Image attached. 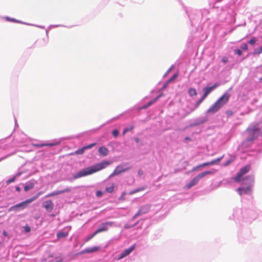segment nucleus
Masks as SVG:
<instances>
[{
	"mask_svg": "<svg viewBox=\"0 0 262 262\" xmlns=\"http://www.w3.org/2000/svg\"><path fill=\"white\" fill-rule=\"evenodd\" d=\"M164 96V94H163V93H161V94H160L159 96H158L156 98H157V101H158V99H159L160 97H162V96Z\"/></svg>",
	"mask_w": 262,
	"mask_h": 262,
	"instance_id": "obj_44",
	"label": "nucleus"
},
{
	"mask_svg": "<svg viewBox=\"0 0 262 262\" xmlns=\"http://www.w3.org/2000/svg\"><path fill=\"white\" fill-rule=\"evenodd\" d=\"M205 98H204V96H203L196 103V106H198Z\"/></svg>",
	"mask_w": 262,
	"mask_h": 262,
	"instance_id": "obj_33",
	"label": "nucleus"
},
{
	"mask_svg": "<svg viewBox=\"0 0 262 262\" xmlns=\"http://www.w3.org/2000/svg\"><path fill=\"white\" fill-rule=\"evenodd\" d=\"M3 235L6 236V237H8V235L7 233V232L6 231H3Z\"/></svg>",
	"mask_w": 262,
	"mask_h": 262,
	"instance_id": "obj_47",
	"label": "nucleus"
},
{
	"mask_svg": "<svg viewBox=\"0 0 262 262\" xmlns=\"http://www.w3.org/2000/svg\"><path fill=\"white\" fill-rule=\"evenodd\" d=\"M145 106H146L147 108H148V107H149L150 105L149 104V103H148L147 104H146L145 105Z\"/></svg>",
	"mask_w": 262,
	"mask_h": 262,
	"instance_id": "obj_52",
	"label": "nucleus"
},
{
	"mask_svg": "<svg viewBox=\"0 0 262 262\" xmlns=\"http://www.w3.org/2000/svg\"><path fill=\"white\" fill-rule=\"evenodd\" d=\"M251 169V166L249 164L245 165L244 167L241 168L239 171L237 173L236 176L233 178V180L235 182H239L242 181L247 180L248 177L242 178L243 176L246 174Z\"/></svg>",
	"mask_w": 262,
	"mask_h": 262,
	"instance_id": "obj_4",
	"label": "nucleus"
},
{
	"mask_svg": "<svg viewBox=\"0 0 262 262\" xmlns=\"http://www.w3.org/2000/svg\"><path fill=\"white\" fill-rule=\"evenodd\" d=\"M43 206L48 212H51L54 208V204L51 200H47L43 203Z\"/></svg>",
	"mask_w": 262,
	"mask_h": 262,
	"instance_id": "obj_12",
	"label": "nucleus"
},
{
	"mask_svg": "<svg viewBox=\"0 0 262 262\" xmlns=\"http://www.w3.org/2000/svg\"><path fill=\"white\" fill-rule=\"evenodd\" d=\"M125 194H126V192H122L121 195L119 198V201L123 200H124V196L125 195Z\"/></svg>",
	"mask_w": 262,
	"mask_h": 262,
	"instance_id": "obj_38",
	"label": "nucleus"
},
{
	"mask_svg": "<svg viewBox=\"0 0 262 262\" xmlns=\"http://www.w3.org/2000/svg\"><path fill=\"white\" fill-rule=\"evenodd\" d=\"M103 194V193L101 191L98 190L96 192V195L98 197H101Z\"/></svg>",
	"mask_w": 262,
	"mask_h": 262,
	"instance_id": "obj_39",
	"label": "nucleus"
},
{
	"mask_svg": "<svg viewBox=\"0 0 262 262\" xmlns=\"http://www.w3.org/2000/svg\"><path fill=\"white\" fill-rule=\"evenodd\" d=\"M100 155L103 156H106L108 154V149L103 146L100 147L98 150Z\"/></svg>",
	"mask_w": 262,
	"mask_h": 262,
	"instance_id": "obj_17",
	"label": "nucleus"
},
{
	"mask_svg": "<svg viewBox=\"0 0 262 262\" xmlns=\"http://www.w3.org/2000/svg\"><path fill=\"white\" fill-rule=\"evenodd\" d=\"M236 190L239 193L240 195H242L243 194L250 193L251 192L250 186H248L246 188L239 187L237 188Z\"/></svg>",
	"mask_w": 262,
	"mask_h": 262,
	"instance_id": "obj_14",
	"label": "nucleus"
},
{
	"mask_svg": "<svg viewBox=\"0 0 262 262\" xmlns=\"http://www.w3.org/2000/svg\"><path fill=\"white\" fill-rule=\"evenodd\" d=\"M145 106H146L147 108H148V107H149L150 105L149 104V103H148L147 104H146L145 105Z\"/></svg>",
	"mask_w": 262,
	"mask_h": 262,
	"instance_id": "obj_53",
	"label": "nucleus"
},
{
	"mask_svg": "<svg viewBox=\"0 0 262 262\" xmlns=\"http://www.w3.org/2000/svg\"><path fill=\"white\" fill-rule=\"evenodd\" d=\"M225 113L228 117H229L234 114V113L231 110H227Z\"/></svg>",
	"mask_w": 262,
	"mask_h": 262,
	"instance_id": "obj_26",
	"label": "nucleus"
},
{
	"mask_svg": "<svg viewBox=\"0 0 262 262\" xmlns=\"http://www.w3.org/2000/svg\"><path fill=\"white\" fill-rule=\"evenodd\" d=\"M223 157L222 156V157H221L216 159L213 160L210 162L203 163L200 165H199V167H203L207 166L214 165V164H217L219 162H220V161L223 159Z\"/></svg>",
	"mask_w": 262,
	"mask_h": 262,
	"instance_id": "obj_13",
	"label": "nucleus"
},
{
	"mask_svg": "<svg viewBox=\"0 0 262 262\" xmlns=\"http://www.w3.org/2000/svg\"><path fill=\"white\" fill-rule=\"evenodd\" d=\"M24 231L26 233H29L31 231V228L28 225H26L25 226H24Z\"/></svg>",
	"mask_w": 262,
	"mask_h": 262,
	"instance_id": "obj_27",
	"label": "nucleus"
},
{
	"mask_svg": "<svg viewBox=\"0 0 262 262\" xmlns=\"http://www.w3.org/2000/svg\"><path fill=\"white\" fill-rule=\"evenodd\" d=\"M145 189V187H142L138 189H134V190L129 192V194L132 195L134 193H137L138 192L143 191Z\"/></svg>",
	"mask_w": 262,
	"mask_h": 262,
	"instance_id": "obj_20",
	"label": "nucleus"
},
{
	"mask_svg": "<svg viewBox=\"0 0 262 262\" xmlns=\"http://www.w3.org/2000/svg\"><path fill=\"white\" fill-rule=\"evenodd\" d=\"M230 97V94L225 93L210 106L207 111V113L214 114L217 112L229 101Z\"/></svg>",
	"mask_w": 262,
	"mask_h": 262,
	"instance_id": "obj_2",
	"label": "nucleus"
},
{
	"mask_svg": "<svg viewBox=\"0 0 262 262\" xmlns=\"http://www.w3.org/2000/svg\"><path fill=\"white\" fill-rule=\"evenodd\" d=\"M199 168H201V167H199V165H198L197 166L193 167L192 169V171H195Z\"/></svg>",
	"mask_w": 262,
	"mask_h": 262,
	"instance_id": "obj_42",
	"label": "nucleus"
},
{
	"mask_svg": "<svg viewBox=\"0 0 262 262\" xmlns=\"http://www.w3.org/2000/svg\"><path fill=\"white\" fill-rule=\"evenodd\" d=\"M262 53V51L260 49V48L258 49H257L256 50H255L254 53H253V54H259L260 53Z\"/></svg>",
	"mask_w": 262,
	"mask_h": 262,
	"instance_id": "obj_36",
	"label": "nucleus"
},
{
	"mask_svg": "<svg viewBox=\"0 0 262 262\" xmlns=\"http://www.w3.org/2000/svg\"><path fill=\"white\" fill-rule=\"evenodd\" d=\"M34 186V184L33 183H30L29 184L26 185L24 187V190L25 191H27L30 189H32Z\"/></svg>",
	"mask_w": 262,
	"mask_h": 262,
	"instance_id": "obj_21",
	"label": "nucleus"
},
{
	"mask_svg": "<svg viewBox=\"0 0 262 262\" xmlns=\"http://www.w3.org/2000/svg\"><path fill=\"white\" fill-rule=\"evenodd\" d=\"M220 85V83H215L213 85H212V86H210V87H208V86H206V87H205L204 89H203V92H204V94H203V96H204V98H206L207 97V96L212 91H213L215 89H216L217 87H218Z\"/></svg>",
	"mask_w": 262,
	"mask_h": 262,
	"instance_id": "obj_7",
	"label": "nucleus"
},
{
	"mask_svg": "<svg viewBox=\"0 0 262 262\" xmlns=\"http://www.w3.org/2000/svg\"><path fill=\"white\" fill-rule=\"evenodd\" d=\"M146 108H147V107H146V106H145V105H143V106H141V107L140 108V110H141V109H146Z\"/></svg>",
	"mask_w": 262,
	"mask_h": 262,
	"instance_id": "obj_48",
	"label": "nucleus"
},
{
	"mask_svg": "<svg viewBox=\"0 0 262 262\" xmlns=\"http://www.w3.org/2000/svg\"><path fill=\"white\" fill-rule=\"evenodd\" d=\"M142 214V212L140 210H139L138 212L134 215V219L136 218L138 216Z\"/></svg>",
	"mask_w": 262,
	"mask_h": 262,
	"instance_id": "obj_40",
	"label": "nucleus"
},
{
	"mask_svg": "<svg viewBox=\"0 0 262 262\" xmlns=\"http://www.w3.org/2000/svg\"><path fill=\"white\" fill-rule=\"evenodd\" d=\"M135 248V245H132L128 249L124 250L119 256L118 259H122L128 255Z\"/></svg>",
	"mask_w": 262,
	"mask_h": 262,
	"instance_id": "obj_10",
	"label": "nucleus"
},
{
	"mask_svg": "<svg viewBox=\"0 0 262 262\" xmlns=\"http://www.w3.org/2000/svg\"><path fill=\"white\" fill-rule=\"evenodd\" d=\"M213 173V171H205L199 173L194 177L193 179L186 185V188L190 189L191 187L196 184L200 179L207 175L211 174Z\"/></svg>",
	"mask_w": 262,
	"mask_h": 262,
	"instance_id": "obj_5",
	"label": "nucleus"
},
{
	"mask_svg": "<svg viewBox=\"0 0 262 262\" xmlns=\"http://www.w3.org/2000/svg\"><path fill=\"white\" fill-rule=\"evenodd\" d=\"M135 141L138 143L139 141V139L138 137H136L135 138Z\"/></svg>",
	"mask_w": 262,
	"mask_h": 262,
	"instance_id": "obj_49",
	"label": "nucleus"
},
{
	"mask_svg": "<svg viewBox=\"0 0 262 262\" xmlns=\"http://www.w3.org/2000/svg\"><path fill=\"white\" fill-rule=\"evenodd\" d=\"M68 233L66 232H58L57 233V236L58 238L66 237L68 236Z\"/></svg>",
	"mask_w": 262,
	"mask_h": 262,
	"instance_id": "obj_18",
	"label": "nucleus"
},
{
	"mask_svg": "<svg viewBox=\"0 0 262 262\" xmlns=\"http://www.w3.org/2000/svg\"><path fill=\"white\" fill-rule=\"evenodd\" d=\"M241 49L243 50L247 51L248 50V46L246 43H243L241 45Z\"/></svg>",
	"mask_w": 262,
	"mask_h": 262,
	"instance_id": "obj_34",
	"label": "nucleus"
},
{
	"mask_svg": "<svg viewBox=\"0 0 262 262\" xmlns=\"http://www.w3.org/2000/svg\"><path fill=\"white\" fill-rule=\"evenodd\" d=\"M260 49L262 51V46L260 47Z\"/></svg>",
	"mask_w": 262,
	"mask_h": 262,
	"instance_id": "obj_55",
	"label": "nucleus"
},
{
	"mask_svg": "<svg viewBox=\"0 0 262 262\" xmlns=\"http://www.w3.org/2000/svg\"><path fill=\"white\" fill-rule=\"evenodd\" d=\"M114 222H107L104 223L101 225V227L97 229L95 231L97 234L101 232L106 231L108 230L107 226H112Z\"/></svg>",
	"mask_w": 262,
	"mask_h": 262,
	"instance_id": "obj_9",
	"label": "nucleus"
},
{
	"mask_svg": "<svg viewBox=\"0 0 262 262\" xmlns=\"http://www.w3.org/2000/svg\"><path fill=\"white\" fill-rule=\"evenodd\" d=\"M260 80L261 81V82H262V77L260 78Z\"/></svg>",
	"mask_w": 262,
	"mask_h": 262,
	"instance_id": "obj_54",
	"label": "nucleus"
},
{
	"mask_svg": "<svg viewBox=\"0 0 262 262\" xmlns=\"http://www.w3.org/2000/svg\"><path fill=\"white\" fill-rule=\"evenodd\" d=\"M188 94L190 96H196L197 93L195 89L190 88L188 90Z\"/></svg>",
	"mask_w": 262,
	"mask_h": 262,
	"instance_id": "obj_19",
	"label": "nucleus"
},
{
	"mask_svg": "<svg viewBox=\"0 0 262 262\" xmlns=\"http://www.w3.org/2000/svg\"><path fill=\"white\" fill-rule=\"evenodd\" d=\"M157 101V98H155L151 100H150V101H149L148 103H149V104L150 105H151L152 104H153L154 103H155L156 101Z\"/></svg>",
	"mask_w": 262,
	"mask_h": 262,
	"instance_id": "obj_37",
	"label": "nucleus"
},
{
	"mask_svg": "<svg viewBox=\"0 0 262 262\" xmlns=\"http://www.w3.org/2000/svg\"><path fill=\"white\" fill-rule=\"evenodd\" d=\"M167 87V83H165V84L163 85V87H162V89H165Z\"/></svg>",
	"mask_w": 262,
	"mask_h": 262,
	"instance_id": "obj_50",
	"label": "nucleus"
},
{
	"mask_svg": "<svg viewBox=\"0 0 262 262\" xmlns=\"http://www.w3.org/2000/svg\"><path fill=\"white\" fill-rule=\"evenodd\" d=\"M15 189L18 192H19L20 191V188H19V186H16L15 187Z\"/></svg>",
	"mask_w": 262,
	"mask_h": 262,
	"instance_id": "obj_46",
	"label": "nucleus"
},
{
	"mask_svg": "<svg viewBox=\"0 0 262 262\" xmlns=\"http://www.w3.org/2000/svg\"><path fill=\"white\" fill-rule=\"evenodd\" d=\"M15 180V177H14L12 178L11 179L8 180L6 181V183H7V184L8 185V184H10L11 183L14 182Z\"/></svg>",
	"mask_w": 262,
	"mask_h": 262,
	"instance_id": "obj_32",
	"label": "nucleus"
},
{
	"mask_svg": "<svg viewBox=\"0 0 262 262\" xmlns=\"http://www.w3.org/2000/svg\"><path fill=\"white\" fill-rule=\"evenodd\" d=\"M114 187H115L114 184H112L111 186L106 187L105 188V191H106V192H107L108 193H112L114 191Z\"/></svg>",
	"mask_w": 262,
	"mask_h": 262,
	"instance_id": "obj_22",
	"label": "nucleus"
},
{
	"mask_svg": "<svg viewBox=\"0 0 262 262\" xmlns=\"http://www.w3.org/2000/svg\"><path fill=\"white\" fill-rule=\"evenodd\" d=\"M228 61V58L226 57H224L222 58V61L224 63L227 62Z\"/></svg>",
	"mask_w": 262,
	"mask_h": 262,
	"instance_id": "obj_41",
	"label": "nucleus"
},
{
	"mask_svg": "<svg viewBox=\"0 0 262 262\" xmlns=\"http://www.w3.org/2000/svg\"><path fill=\"white\" fill-rule=\"evenodd\" d=\"M178 77V74H174L168 81L167 83H169V82H172L174 80H175Z\"/></svg>",
	"mask_w": 262,
	"mask_h": 262,
	"instance_id": "obj_25",
	"label": "nucleus"
},
{
	"mask_svg": "<svg viewBox=\"0 0 262 262\" xmlns=\"http://www.w3.org/2000/svg\"><path fill=\"white\" fill-rule=\"evenodd\" d=\"M235 53L237 54L238 56H241L242 55V52L239 49H235L234 50Z\"/></svg>",
	"mask_w": 262,
	"mask_h": 262,
	"instance_id": "obj_35",
	"label": "nucleus"
},
{
	"mask_svg": "<svg viewBox=\"0 0 262 262\" xmlns=\"http://www.w3.org/2000/svg\"><path fill=\"white\" fill-rule=\"evenodd\" d=\"M42 193V192L40 191L38 192L35 195L33 196L32 198L27 199L24 202H22L20 203H18L15 205L11 207L9 209V211H19L20 209H25L26 207H27V205L29 203H31V202L36 200L39 197V196Z\"/></svg>",
	"mask_w": 262,
	"mask_h": 262,
	"instance_id": "obj_3",
	"label": "nucleus"
},
{
	"mask_svg": "<svg viewBox=\"0 0 262 262\" xmlns=\"http://www.w3.org/2000/svg\"><path fill=\"white\" fill-rule=\"evenodd\" d=\"M59 143H45V144H33V146L35 147H41L43 146H53L58 145Z\"/></svg>",
	"mask_w": 262,
	"mask_h": 262,
	"instance_id": "obj_15",
	"label": "nucleus"
},
{
	"mask_svg": "<svg viewBox=\"0 0 262 262\" xmlns=\"http://www.w3.org/2000/svg\"><path fill=\"white\" fill-rule=\"evenodd\" d=\"M185 140H188V141H190V139L189 137H185Z\"/></svg>",
	"mask_w": 262,
	"mask_h": 262,
	"instance_id": "obj_51",
	"label": "nucleus"
},
{
	"mask_svg": "<svg viewBox=\"0 0 262 262\" xmlns=\"http://www.w3.org/2000/svg\"><path fill=\"white\" fill-rule=\"evenodd\" d=\"M256 41V40L255 38L253 37L249 41V43L251 45H253L255 43Z\"/></svg>",
	"mask_w": 262,
	"mask_h": 262,
	"instance_id": "obj_30",
	"label": "nucleus"
},
{
	"mask_svg": "<svg viewBox=\"0 0 262 262\" xmlns=\"http://www.w3.org/2000/svg\"><path fill=\"white\" fill-rule=\"evenodd\" d=\"M96 144V143H92V144H90L87 146H84L85 149H90V148H91L92 147H94V146H95Z\"/></svg>",
	"mask_w": 262,
	"mask_h": 262,
	"instance_id": "obj_28",
	"label": "nucleus"
},
{
	"mask_svg": "<svg viewBox=\"0 0 262 262\" xmlns=\"http://www.w3.org/2000/svg\"><path fill=\"white\" fill-rule=\"evenodd\" d=\"M110 162L106 161H102V162L97 163L91 167H87L83 169L74 176L75 179H78L83 177L86 176L93 174L96 172L99 171L110 165Z\"/></svg>",
	"mask_w": 262,
	"mask_h": 262,
	"instance_id": "obj_1",
	"label": "nucleus"
},
{
	"mask_svg": "<svg viewBox=\"0 0 262 262\" xmlns=\"http://www.w3.org/2000/svg\"><path fill=\"white\" fill-rule=\"evenodd\" d=\"M129 168H124L122 165H119L116 167L115 170L113 171L112 173L110 175V177H114L116 175H118L123 172H125L128 170Z\"/></svg>",
	"mask_w": 262,
	"mask_h": 262,
	"instance_id": "obj_8",
	"label": "nucleus"
},
{
	"mask_svg": "<svg viewBox=\"0 0 262 262\" xmlns=\"http://www.w3.org/2000/svg\"><path fill=\"white\" fill-rule=\"evenodd\" d=\"M97 233L96 231H95L92 234L89 235L85 239V242H88L89 240L91 239L92 238H93Z\"/></svg>",
	"mask_w": 262,
	"mask_h": 262,
	"instance_id": "obj_24",
	"label": "nucleus"
},
{
	"mask_svg": "<svg viewBox=\"0 0 262 262\" xmlns=\"http://www.w3.org/2000/svg\"><path fill=\"white\" fill-rule=\"evenodd\" d=\"M138 174H139L140 176H141V175H142V174H143V171H142V169H139V170H138Z\"/></svg>",
	"mask_w": 262,
	"mask_h": 262,
	"instance_id": "obj_43",
	"label": "nucleus"
},
{
	"mask_svg": "<svg viewBox=\"0 0 262 262\" xmlns=\"http://www.w3.org/2000/svg\"><path fill=\"white\" fill-rule=\"evenodd\" d=\"M85 150V149L84 147H83L82 148L78 149V150H77L75 151V154H77V155H82L84 152Z\"/></svg>",
	"mask_w": 262,
	"mask_h": 262,
	"instance_id": "obj_23",
	"label": "nucleus"
},
{
	"mask_svg": "<svg viewBox=\"0 0 262 262\" xmlns=\"http://www.w3.org/2000/svg\"><path fill=\"white\" fill-rule=\"evenodd\" d=\"M229 163V162H227L226 165H228Z\"/></svg>",
	"mask_w": 262,
	"mask_h": 262,
	"instance_id": "obj_57",
	"label": "nucleus"
},
{
	"mask_svg": "<svg viewBox=\"0 0 262 262\" xmlns=\"http://www.w3.org/2000/svg\"><path fill=\"white\" fill-rule=\"evenodd\" d=\"M134 128V126H132L130 128H125L123 130V134L124 135L126 133L132 130Z\"/></svg>",
	"mask_w": 262,
	"mask_h": 262,
	"instance_id": "obj_31",
	"label": "nucleus"
},
{
	"mask_svg": "<svg viewBox=\"0 0 262 262\" xmlns=\"http://www.w3.org/2000/svg\"><path fill=\"white\" fill-rule=\"evenodd\" d=\"M247 132L249 134V136L247 139V141H252L257 137V135H256L255 134L259 132V129L256 127L248 128Z\"/></svg>",
	"mask_w": 262,
	"mask_h": 262,
	"instance_id": "obj_6",
	"label": "nucleus"
},
{
	"mask_svg": "<svg viewBox=\"0 0 262 262\" xmlns=\"http://www.w3.org/2000/svg\"><path fill=\"white\" fill-rule=\"evenodd\" d=\"M119 132L117 129H114L112 132L113 136L115 137H117L119 135Z\"/></svg>",
	"mask_w": 262,
	"mask_h": 262,
	"instance_id": "obj_29",
	"label": "nucleus"
},
{
	"mask_svg": "<svg viewBox=\"0 0 262 262\" xmlns=\"http://www.w3.org/2000/svg\"><path fill=\"white\" fill-rule=\"evenodd\" d=\"M71 191V188H66L64 189H63V190L55 191H53V192H52L51 193H48V194H47L46 195L45 197L46 198L52 197V196L57 195H59V194H62V193H63L69 192Z\"/></svg>",
	"mask_w": 262,
	"mask_h": 262,
	"instance_id": "obj_11",
	"label": "nucleus"
},
{
	"mask_svg": "<svg viewBox=\"0 0 262 262\" xmlns=\"http://www.w3.org/2000/svg\"><path fill=\"white\" fill-rule=\"evenodd\" d=\"M99 249V247H94L93 248H86L81 251V253H93L97 251Z\"/></svg>",
	"mask_w": 262,
	"mask_h": 262,
	"instance_id": "obj_16",
	"label": "nucleus"
},
{
	"mask_svg": "<svg viewBox=\"0 0 262 262\" xmlns=\"http://www.w3.org/2000/svg\"><path fill=\"white\" fill-rule=\"evenodd\" d=\"M12 21H15V20H14V19H12Z\"/></svg>",
	"mask_w": 262,
	"mask_h": 262,
	"instance_id": "obj_56",
	"label": "nucleus"
},
{
	"mask_svg": "<svg viewBox=\"0 0 262 262\" xmlns=\"http://www.w3.org/2000/svg\"><path fill=\"white\" fill-rule=\"evenodd\" d=\"M52 262H62V260L61 259H56L55 260H54Z\"/></svg>",
	"mask_w": 262,
	"mask_h": 262,
	"instance_id": "obj_45",
	"label": "nucleus"
}]
</instances>
